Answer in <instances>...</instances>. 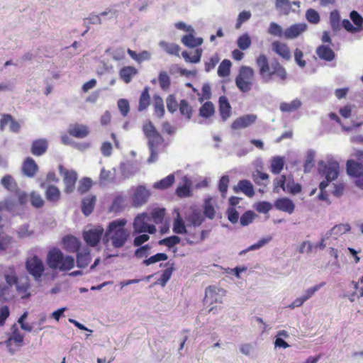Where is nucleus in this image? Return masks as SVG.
Here are the masks:
<instances>
[{
	"mask_svg": "<svg viewBox=\"0 0 363 363\" xmlns=\"http://www.w3.org/2000/svg\"><path fill=\"white\" fill-rule=\"evenodd\" d=\"M158 81L160 83V86L163 90H167L169 89L171 80L170 77L167 74V73L164 71H161L158 76Z\"/></svg>",
	"mask_w": 363,
	"mask_h": 363,
	"instance_id": "6e6d98bb",
	"label": "nucleus"
},
{
	"mask_svg": "<svg viewBox=\"0 0 363 363\" xmlns=\"http://www.w3.org/2000/svg\"><path fill=\"white\" fill-rule=\"evenodd\" d=\"M164 266L167 267V268L163 271L160 278L158 279L157 281H156V284H160L163 287L166 285L167 282L171 278L172 272L175 269L174 264L170 263L169 262H167L164 264Z\"/></svg>",
	"mask_w": 363,
	"mask_h": 363,
	"instance_id": "c756f323",
	"label": "nucleus"
},
{
	"mask_svg": "<svg viewBox=\"0 0 363 363\" xmlns=\"http://www.w3.org/2000/svg\"><path fill=\"white\" fill-rule=\"evenodd\" d=\"M272 240V237L270 235H269L266 238H263L260 239L257 242L248 247L247 249L240 251L239 252V255L241 256V255L246 254L247 252L259 250L261 247H264L265 245H267Z\"/></svg>",
	"mask_w": 363,
	"mask_h": 363,
	"instance_id": "e433bc0d",
	"label": "nucleus"
},
{
	"mask_svg": "<svg viewBox=\"0 0 363 363\" xmlns=\"http://www.w3.org/2000/svg\"><path fill=\"white\" fill-rule=\"evenodd\" d=\"M154 108L155 114L160 118H162L164 114V106L163 99L160 96H154Z\"/></svg>",
	"mask_w": 363,
	"mask_h": 363,
	"instance_id": "49530a36",
	"label": "nucleus"
},
{
	"mask_svg": "<svg viewBox=\"0 0 363 363\" xmlns=\"http://www.w3.org/2000/svg\"><path fill=\"white\" fill-rule=\"evenodd\" d=\"M116 174V169H113L112 171L106 170L105 168H102L99 175V181L101 184H106L108 183H112L114 182Z\"/></svg>",
	"mask_w": 363,
	"mask_h": 363,
	"instance_id": "72a5a7b5",
	"label": "nucleus"
},
{
	"mask_svg": "<svg viewBox=\"0 0 363 363\" xmlns=\"http://www.w3.org/2000/svg\"><path fill=\"white\" fill-rule=\"evenodd\" d=\"M30 203L33 207L38 208L44 205V200L39 194L33 191L30 194Z\"/></svg>",
	"mask_w": 363,
	"mask_h": 363,
	"instance_id": "774afa93",
	"label": "nucleus"
},
{
	"mask_svg": "<svg viewBox=\"0 0 363 363\" xmlns=\"http://www.w3.org/2000/svg\"><path fill=\"white\" fill-rule=\"evenodd\" d=\"M256 214L252 211H245L240 217V222L242 226H247L252 223Z\"/></svg>",
	"mask_w": 363,
	"mask_h": 363,
	"instance_id": "052dcab7",
	"label": "nucleus"
},
{
	"mask_svg": "<svg viewBox=\"0 0 363 363\" xmlns=\"http://www.w3.org/2000/svg\"><path fill=\"white\" fill-rule=\"evenodd\" d=\"M339 163L336 161L330 160L328 164L324 161L320 160L318 162V171L319 173L325 176V180L321 182L319 184L320 191H325V188L328 186L329 183L335 180L339 175Z\"/></svg>",
	"mask_w": 363,
	"mask_h": 363,
	"instance_id": "39448f33",
	"label": "nucleus"
},
{
	"mask_svg": "<svg viewBox=\"0 0 363 363\" xmlns=\"http://www.w3.org/2000/svg\"><path fill=\"white\" fill-rule=\"evenodd\" d=\"M45 198L50 202H57L60 199V189L53 185H50L46 187Z\"/></svg>",
	"mask_w": 363,
	"mask_h": 363,
	"instance_id": "2f4dec72",
	"label": "nucleus"
},
{
	"mask_svg": "<svg viewBox=\"0 0 363 363\" xmlns=\"http://www.w3.org/2000/svg\"><path fill=\"white\" fill-rule=\"evenodd\" d=\"M168 259V256L165 253H157L156 255L151 256L148 259H144L143 264L145 266H149L152 264L156 263L160 261H164Z\"/></svg>",
	"mask_w": 363,
	"mask_h": 363,
	"instance_id": "603ef678",
	"label": "nucleus"
},
{
	"mask_svg": "<svg viewBox=\"0 0 363 363\" xmlns=\"http://www.w3.org/2000/svg\"><path fill=\"white\" fill-rule=\"evenodd\" d=\"M254 70L250 67L242 66L239 74L235 78V84L239 90L243 93L250 91L252 89Z\"/></svg>",
	"mask_w": 363,
	"mask_h": 363,
	"instance_id": "423d86ee",
	"label": "nucleus"
},
{
	"mask_svg": "<svg viewBox=\"0 0 363 363\" xmlns=\"http://www.w3.org/2000/svg\"><path fill=\"white\" fill-rule=\"evenodd\" d=\"M340 16L337 10L333 11L330 14V21L331 28L333 30H338L340 28Z\"/></svg>",
	"mask_w": 363,
	"mask_h": 363,
	"instance_id": "bf43d9fd",
	"label": "nucleus"
},
{
	"mask_svg": "<svg viewBox=\"0 0 363 363\" xmlns=\"http://www.w3.org/2000/svg\"><path fill=\"white\" fill-rule=\"evenodd\" d=\"M237 44L240 50H245L250 48L251 45V39L247 33H245L240 36L237 40Z\"/></svg>",
	"mask_w": 363,
	"mask_h": 363,
	"instance_id": "13d9d810",
	"label": "nucleus"
},
{
	"mask_svg": "<svg viewBox=\"0 0 363 363\" xmlns=\"http://www.w3.org/2000/svg\"><path fill=\"white\" fill-rule=\"evenodd\" d=\"M172 230L173 232L177 234L188 233L184 221L179 213H177V217L174 219Z\"/></svg>",
	"mask_w": 363,
	"mask_h": 363,
	"instance_id": "473e14b6",
	"label": "nucleus"
},
{
	"mask_svg": "<svg viewBox=\"0 0 363 363\" xmlns=\"http://www.w3.org/2000/svg\"><path fill=\"white\" fill-rule=\"evenodd\" d=\"M138 69L132 66H126L121 69L119 76L126 84L131 82L132 78L138 74Z\"/></svg>",
	"mask_w": 363,
	"mask_h": 363,
	"instance_id": "c85d7f7f",
	"label": "nucleus"
},
{
	"mask_svg": "<svg viewBox=\"0 0 363 363\" xmlns=\"http://www.w3.org/2000/svg\"><path fill=\"white\" fill-rule=\"evenodd\" d=\"M182 43L186 47L193 48L201 45L203 43V39L201 38H195L190 33L182 37Z\"/></svg>",
	"mask_w": 363,
	"mask_h": 363,
	"instance_id": "f704fd0d",
	"label": "nucleus"
},
{
	"mask_svg": "<svg viewBox=\"0 0 363 363\" xmlns=\"http://www.w3.org/2000/svg\"><path fill=\"white\" fill-rule=\"evenodd\" d=\"M186 220L188 223V227H197L200 226L204 221V217L200 211H193L191 214L186 217Z\"/></svg>",
	"mask_w": 363,
	"mask_h": 363,
	"instance_id": "cd10ccee",
	"label": "nucleus"
},
{
	"mask_svg": "<svg viewBox=\"0 0 363 363\" xmlns=\"http://www.w3.org/2000/svg\"><path fill=\"white\" fill-rule=\"evenodd\" d=\"M152 217L153 221L156 223H161L164 219L165 215V209L164 208H155L152 210Z\"/></svg>",
	"mask_w": 363,
	"mask_h": 363,
	"instance_id": "338daca9",
	"label": "nucleus"
},
{
	"mask_svg": "<svg viewBox=\"0 0 363 363\" xmlns=\"http://www.w3.org/2000/svg\"><path fill=\"white\" fill-rule=\"evenodd\" d=\"M320 59L330 62L335 57L334 51L327 45H321L318 46L315 51Z\"/></svg>",
	"mask_w": 363,
	"mask_h": 363,
	"instance_id": "393cba45",
	"label": "nucleus"
},
{
	"mask_svg": "<svg viewBox=\"0 0 363 363\" xmlns=\"http://www.w3.org/2000/svg\"><path fill=\"white\" fill-rule=\"evenodd\" d=\"M306 18L309 23L313 24H318L320 21L318 12L313 9H308L306 11Z\"/></svg>",
	"mask_w": 363,
	"mask_h": 363,
	"instance_id": "4d7b16f0",
	"label": "nucleus"
},
{
	"mask_svg": "<svg viewBox=\"0 0 363 363\" xmlns=\"http://www.w3.org/2000/svg\"><path fill=\"white\" fill-rule=\"evenodd\" d=\"M284 165V159L281 157H274L271 162V172L274 174H279Z\"/></svg>",
	"mask_w": 363,
	"mask_h": 363,
	"instance_id": "a18cd8bd",
	"label": "nucleus"
},
{
	"mask_svg": "<svg viewBox=\"0 0 363 363\" xmlns=\"http://www.w3.org/2000/svg\"><path fill=\"white\" fill-rule=\"evenodd\" d=\"M60 174L63 177L65 184L64 191L66 194H71L75 189V184L77 180V174L74 170H67L62 165L58 167Z\"/></svg>",
	"mask_w": 363,
	"mask_h": 363,
	"instance_id": "1a4fd4ad",
	"label": "nucleus"
},
{
	"mask_svg": "<svg viewBox=\"0 0 363 363\" xmlns=\"http://www.w3.org/2000/svg\"><path fill=\"white\" fill-rule=\"evenodd\" d=\"M315 152L313 150H308L306 155V162L304 164V172H309L314 164Z\"/></svg>",
	"mask_w": 363,
	"mask_h": 363,
	"instance_id": "0e129e2a",
	"label": "nucleus"
},
{
	"mask_svg": "<svg viewBox=\"0 0 363 363\" xmlns=\"http://www.w3.org/2000/svg\"><path fill=\"white\" fill-rule=\"evenodd\" d=\"M96 201V197L94 195H89L82 199V211L86 216H89L92 213Z\"/></svg>",
	"mask_w": 363,
	"mask_h": 363,
	"instance_id": "b1692460",
	"label": "nucleus"
},
{
	"mask_svg": "<svg viewBox=\"0 0 363 363\" xmlns=\"http://www.w3.org/2000/svg\"><path fill=\"white\" fill-rule=\"evenodd\" d=\"M26 269L36 282L41 281V277L45 271V266L41 259L37 255L27 258Z\"/></svg>",
	"mask_w": 363,
	"mask_h": 363,
	"instance_id": "0eeeda50",
	"label": "nucleus"
},
{
	"mask_svg": "<svg viewBox=\"0 0 363 363\" xmlns=\"http://www.w3.org/2000/svg\"><path fill=\"white\" fill-rule=\"evenodd\" d=\"M124 207L125 197L121 195H118L113 199L109 210L111 212L118 213L122 211Z\"/></svg>",
	"mask_w": 363,
	"mask_h": 363,
	"instance_id": "79ce46f5",
	"label": "nucleus"
},
{
	"mask_svg": "<svg viewBox=\"0 0 363 363\" xmlns=\"http://www.w3.org/2000/svg\"><path fill=\"white\" fill-rule=\"evenodd\" d=\"M257 65L259 69V74L264 83L269 82L273 75H277L281 80H285L287 77L285 68L277 60L272 61L269 65L265 55H260L257 58Z\"/></svg>",
	"mask_w": 363,
	"mask_h": 363,
	"instance_id": "f03ea898",
	"label": "nucleus"
},
{
	"mask_svg": "<svg viewBox=\"0 0 363 363\" xmlns=\"http://www.w3.org/2000/svg\"><path fill=\"white\" fill-rule=\"evenodd\" d=\"M151 195L150 191L145 185H138L134 189L132 195V205L140 207L145 205Z\"/></svg>",
	"mask_w": 363,
	"mask_h": 363,
	"instance_id": "9d476101",
	"label": "nucleus"
},
{
	"mask_svg": "<svg viewBox=\"0 0 363 363\" xmlns=\"http://www.w3.org/2000/svg\"><path fill=\"white\" fill-rule=\"evenodd\" d=\"M347 172L354 177H359L363 174V166L361 163L350 160L347 162Z\"/></svg>",
	"mask_w": 363,
	"mask_h": 363,
	"instance_id": "a878e982",
	"label": "nucleus"
},
{
	"mask_svg": "<svg viewBox=\"0 0 363 363\" xmlns=\"http://www.w3.org/2000/svg\"><path fill=\"white\" fill-rule=\"evenodd\" d=\"M150 96L149 94V87L146 86L143 91L140 99H139V106L138 111H145L150 105Z\"/></svg>",
	"mask_w": 363,
	"mask_h": 363,
	"instance_id": "c9c22d12",
	"label": "nucleus"
},
{
	"mask_svg": "<svg viewBox=\"0 0 363 363\" xmlns=\"http://www.w3.org/2000/svg\"><path fill=\"white\" fill-rule=\"evenodd\" d=\"M219 111L221 116L222 120L225 121L231 114V106L228 100V98L225 96L219 97Z\"/></svg>",
	"mask_w": 363,
	"mask_h": 363,
	"instance_id": "4be33fe9",
	"label": "nucleus"
},
{
	"mask_svg": "<svg viewBox=\"0 0 363 363\" xmlns=\"http://www.w3.org/2000/svg\"><path fill=\"white\" fill-rule=\"evenodd\" d=\"M11 330V335L9 337L16 344L17 346H22L23 342V336L20 333L16 323L12 325Z\"/></svg>",
	"mask_w": 363,
	"mask_h": 363,
	"instance_id": "09e8293b",
	"label": "nucleus"
},
{
	"mask_svg": "<svg viewBox=\"0 0 363 363\" xmlns=\"http://www.w3.org/2000/svg\"><path fill=\"white\" fill-rule=\"evenodd\" d=\"M104 233H105L104 228L99 225L84 232L83 238L88 245L95 247L98 245L100 240L103 239L102 235L104 234Z\"/></svg>",
	"mask_w": 363,
	"mask_h": 363,
	"instance_id": "9b49d317",
	"label": "nucleus"
},
{
	"mask_svg": "<svg viewBox=\"0 0 363 363\" xmlns=\"http://www.w3.org/2000/svg\"><path fill=\"white\" fill-rule=\"evenodd\" d=\"M68 133L77 138H84L89 135V130L85 125L75 123L69 126Z\"/></svg>",
	"mask_w": 363,
	"mask_h": 363,
	"instance_id": "a211bd4d",
	"label": "nucleus"
},
{
	"mask_svg": "<svg viewBox=\"0 0 363 363\" xmlns=\"http://www.w3.org/2000/svg\"><path fill=\"white\" fill-rule=\"evenodd\" d=\"M291 3L289 0H276V8L284 15H287L291 11Z\"/></svg>",
	"mask_w": 363,
	"mask_h": 363,
	"instance_id": "8fccbe9b",
	"label": "nucleus"
},
{
	"mask_svg": "<svg viewBox=\"0 0 363 363\" xmlns=\"http://www.w3.org/2000/svg\"><path fill=\"white\" fill-rule=\"evenodd\" d=\"M272 50L284 59L288 60L291 58V52L288 46L285 43H281L279 41H274L272 44Z\"/></svg>",
	"mask_w": 363,
	"mask_h": 363,
	"instance_id": "bb28decb",
	"label": "nucleus"
},
{
	"mask_svg": "<svg viewBox=\"0 0 363 363\" xmlns=\"http://www.w3.org/2000/svg\"><path fill=\"white\" fill-rule=\"evenodd\" d=\"M232 64L229 60L225 59L223 60L218 68V74L219 77H225L230 74V67Z\"/></svg>",
	"mask_w": 363,
	"mask_h": 363,
	"instance_id": "de8ad7c7",
	"label": "nucleus"
},
{
	"mask_svg": "<svg viewBox=\"0 0 363 363\" xmlns=\"http://www.w3.org/2000/svg\"><path fill=\"white\" fill-rule=\"evenodd\" d=\"M143 131L147 139V146L150 152L147 162L149 164L153 163L158 159L157 147L164 143V138L150 121L143 125Z\"/></svg>",
	"mask_w": 363,
	"mask_h": 363,
	"instance_id": "7ed1b4c3",
	"label": "nucleus"
},
{
	"mask_svg": "<svg viewBox=\"0 0 363 363\" xmlns=\"http://www.w3.org/2000/svg\"><path fill=\"white\" fill-rule=\"evenodd\" d=\"M48 147L47 140H35L32 143L30 152L35 156H41L47 151Z\"/></svg>",
	"mask_w": 363,
	"mask_h": 363,
	"instance_id": "5701e85b",
	"label": "nucleus"
},
{
	"mask_svg": "<svg viewBox=\"0 0 363 363\" xmlns=\"http://www.w3.org/2000/svg\"><path fill=\"white\" fill-rule=\"evenodd\" d=\"M215 113L214 106L212 102L206 101L199 108V115L205 118H208Z\"/></svg>",
	"mask_w": 363,
	"mask_h": 363,
	"instance_id": "ea45409f",
	"label": "nucleus"
},
{
	"mask_svg": "<svg viewBox=\"0 0 363 363\" xmlns=\"http://www.w3.org/2000/svg\"><path fill=\"white\" fill-rule=\"evenodd\" d=\"M202 52L201 48H197L194 51V55L192 57H190L189 54L186 51H183L182 52V55L186 62L198 63L201 61Z\"/></svg>",
	"mask_w": 363,
	"mask_h": 363,
	"instance_id": "37998d69",
	"label": "nucleus"
},
{
	"mask_svg": "<svg viewBox=\"0 0 363 363\" xmlns=\"http://www.w3.org/2000/svg\"><path fill=\"white\" fill-rule=\"evenodd\" d=\"M174 176L173 174H169L160 181L155 182L153 184V188L156 189H165L169 187L174 183Z\"/></svg>",
	"mask_w": 363,
	"mask_h": 363,
	"instance_id": "c03bdc74",
	"label": "nucleus"
},
{
	"mask_svg": "<svg viewBox=\"0 0 363 363\" xmlns=\"http://www.w3.org/2000/svg\"><path fill=\"white\" fill-rule=\"evenodd\" d=\"M93 182L91 178L84 177L79 181L78 191L80 194L87 192L92 186Z\"/></svg>",
	"mask_w": 363,
	"mask_h": 363,
	"instance_id": "5fc2aeb1",
	"label": "nucleus"
},
{
	"mask_svg": "<svg viewBox=\"0 0 363 363\" xmlns=\"http://www.w3.org/2000/svg\"><path fill=\"white\" fill-rule=\"evenodd\" d=\"M351 229L348 223H340L335 225L332 229L325 234L326 238H329L331 235L339 236L349 232Z\"/></svg>",
	"mask_w": 363,
	"mask_h": 363,
	"instance_id": "7c9ffc66",
	"label": "nucleus"
},
{
	"mask_svg": "<svg viewBox=\"0 0 363 363\" xmlns=\"http://www.w3.org/2000/svg\"><path fill=\"white\" fill-rule=\"evenodd\" d=\"M120 171L124 179H128L140 171L138 164L132 161L122 162L120 164Z\"/></svg>",
	"mask_w": 363,
	"mask_h": 363,
	"instance_id": "dca6fc26",
	"label": "nucleus"
},
{
	"mask_svg": "<svg viewBox=\"0 0 363 363\" xmlns=\"http://www.w3.org/2000/svg\"><path fill=\"white\" fill-rule=\"evenodd\" d=\"M179 111L182 115L185 116L186 119L189 120L192 116V108L189 106L188 101L182 99L179 103Z\"/></svg>",
	"mask_w": 363,
	"mask_h": 363,
	"instance_id": "864d4df0",
	"label": "nucleus"
},
{
	"mask_svg": "<svg viewBox=\"0 0 363 363\" xmlns=\"http://www.w3.org/2000/svg\"><path fill=\"white\" fill-rule=\"evenodd\" d=\"M257 118V116L252 113L240 116L232 123L231 128L233 130L246 128L254 124L256 122Z\"/></svg>",
	"mask_w": 363,
	"mask_h": 363,
	"instance_id": "ddd939ff",
	"label": "nucleus"
},
{
	"mask_svg": "<svg viewBox=\"0 0 363 363\" xmlns=\"http://www.w3.org/2000/svg\"><path fill=\"white\" fill-rule=\"evenodd\" d=\"M204 301L206 303H222L225 291L214 286L206 289Z\"/></svg>",
	"mask_w": 363,
	"mask_h": 363,
	"instance_id": "f8f14e48",
	"label": "nucleus"
},
{
	"mask_svg": "<svg viewBox=\"0 0 363 363\" xmlns=\"http://www.w3.org/2000/svg\"><path fill=\"white\" fill-rule=\"evenodd\" d=\"M325 284V282H321L319 284L315 285L311 288H308L304 292V294L301 296L303 297V299L306 301L309 298H311L316 291H318L320 289H321L323 286H324Z\"/></svg>",
	"mask_w": 363,
	"mask_h": 363,
	"instance_id": "e2e57ef3",
	"label": "nucleus"
},
{
	"mask_svg": "<svg viewBox=\"0 0 363 363\" xmlns=\"http://www.w3.org/2000/svg\"><path fill=\"white\" fill-rule=\"evenodd\" d=\"M277 209L291 214L295 208L293 201L288 198H281L277 199L274 203Z\"/></svg>",
	"mask_w": 363,
	"mask_h": 363,
	"instance_id": "412c9836",
	"label": "nucleus"
},
{
	"mask_svg": "<svg viewBox=\"0 0 363 363\" xmlns=\"http://www.w3.org/2000/svg\"><path fill=\"white\" fill-rule=\"evenodd\" d=\"M267 32L269 34L274 36L284 37L282 28L275 22L270 23Z\"/></svg>",
	"mask_w": 363,
	"mask_h": 363,
	"instance_id": "680f3d73",
	"label": "nucleus"
},
{
	"mask_svg": "<svg viewBox=\"0 0 363 363\" xmlns=\"http://www.w3.org/2000/svg\"><path fill=\"white\" fill-rule=\"evenodd\" d=\"M127 223L125 219L114 220L108 225L103 235V242L108 245L111 242L114 248H121L130 238V231L125 228Z\"/></svg>",
	"mask_w": 363,
	"mask_h": 363,
	"instance_id": "f257e3e1",
	"label": "nucleus"
},
{
	"mask_svg": "<svg viewBox=\"0 0 363 363\" xmlns=\"http://www.w3.org/2000/svg\"><path fill=\"white\" fill-rule=\"evenodd\" d=\"M147 215L143 213L138 215L133 221V234L148 233L150 234H154L157 230L154 225L148 224Z\"/></svg>",
	"mask_w": 363,
	"mask_h": 363,
	"instance_id": "6e6552de",
	"label": "nucleus"
},
{
	"mask_svg": "<svg viewBox=\"0 0 363 363\" xmlns=\"http://www.w3.org/2000/svg\"><path fill=\"white\" fill-rule=\"evenodd\" d=\"M235 193L242 191L248 197H252L255 194V191L252 183L249 180L243 179L238 182L237 186L233 187Z\"/></svg>",
	"mask_w": 363,
	"mask_h": 363,
	"instance_id": "aec40b11",
	"label": "nucleus"
},
{
	"mask_svg": "<svg viewBox=\"0 0 363 363\" xmlns=\"http://www.w3.org/2000/svg\"><path fill=\"white\" fill-rule=\"evenodd\" d=\"M159 45L164 50V51L169 55H174L179 56L180 47L175 43H169L165 41H160Z\"/></svg>",
	"mask_w": 363,
	"mask_h": 363,
	"instance_id": "a19ab883",
	"label": "nucleus"
},
{
	"mask_svg": "<svg viewBox=\"0 0 363 363\" xmlns=\"http://www.w3.org/2000/svg\"><path fill=\"white\" fill-rule=\"evenodd\" d=\"M65 249L70 253L78 252L81 247L80 241L72 235H67L62 239Z\"/></svg>",
	"mask_w": 363,
	"mask_h": 363,
	"instance_id": "f3484780",
	"label": "nucleus"
},
{
	"mask_svg": "<svg viewBox=\"0 0 363 363\" xmlns=\"http://www.w3.org/2000/svg\"><path fill=\"white\" fill-rule=\"evenodd\" d=\"M74 259L70 255H64L62 252L57 249L50 250L47 255V264L52 269L60 271H69L74 267Z\"/></svg>",
	"mask_w": 363,
	"mask_h": 363,
	"instance_id": "20e7f679",
	"label": "nucleus"
},
{
	"mask_svg": "<svg viewBox=\"0 0 363 363\" xmlns=\"http://www.w3.org/2000/svg\"><path fill=\"white\" fill-rule=\"evenodd\" d=\"M308 29V25L306 23H295L285 29L284 31V38L286 39H294L298 38Z\"/></svg>",
	"mask_w": 363,
	"mask_h": 363,
	"instance_id": "4468645a",
	"label": "nucleus"
},
{
	"mask_svg": "<svg viewBox=\"0 0 363 363\" xmlns=\"http://www.w3.org/2000/svg\"><path fill=\"white\" fill-rule=\"evenodd\" d=\"M301 101L296 99L290 103L282 102L280 104V110L283 112H292L298 109L301 106Z\"/></svg>",
	"mask_w": 363,
	"mask_h": 363,
	"instance_id": "4c0bfd02",
	"label": "nucleus"
},
{
	"mask_svg": "<svg viewBox=\"0 0 363 363\" xmlns=\"http://www.w3.org/2000/svg\"><path fill=\"white\" fill-rule=\"evenodd\" d=\"M91 261V257L90 250L88 247H86L77 253L76 262L77 267L85 268L89 264Z\"/></svg>",
	"mask_w": 363,
	"mask_h": 363,
	"instance_id": "6ab92c4d",
	"label": "nucleus"
},
{
	"mask_svg": "<svg viewBox=\"0 0 363 363\" xmlns=\"http://www.w3.org/2000/svg\"><path fill=\"white\" fill-rule=\"evenodd\" d=\"M150 249L151 246L150 245H145L143 246L141 245L140 247L135 250L134 256L138 259L147 257L150 255Z\"/></svg>",
	"mask_w": 363,
	"mask_h": 363,
	"instance_id": "69168bd1",
	"label": "nucleus"
},
{
	"mask_svg": "<svg viewBox=\"0 0 363 363\" xmlns=\"http://www.w3.org/2000/svg\"><path fill=\"white\" fill-rule=\"evenodd\" d=\"M38 164L30 157H28L25 159L21 167L23 174L29 178L35 177L38 172Z\"/></svg>",
	"mask_w": 363,
	"mask_h": 363,
	"instance_id": "2eb2a0df",
	"label": "nucleus"
},
{
	"mask_svg": "<svg viewBox=\"0 0 363 363\" xmlns=\"http://www.w3.org/2000/svg\"><path fill=\"white\" fill-rule=\"evenodd\" d=\"M1 183L2 186L11 192H15L17 189V184L13 177L6 174L2 177Z\"/></svg>",
	"mask_w": 363,
	"mask_h": 363,
	"instance_id": "58836bf2",
	"label": "nucleus"
},
{
	"mask_svg": "<svg viewBox=\"0 0 363 363\" xmlns=\"http://www.w3.org/2000/svg\"><path fill=\"white\" fill-rule=\"evenodd\" d=\"M191 182L186 177H184V183L182 186H178L176 193L179 197H186L190 194Z\"/></svg>",
	"mask_w": 363,
	"mask_h": 363,
	"instance_id": "3c124183",
	"label": "nucleus"
}]
</instances>
